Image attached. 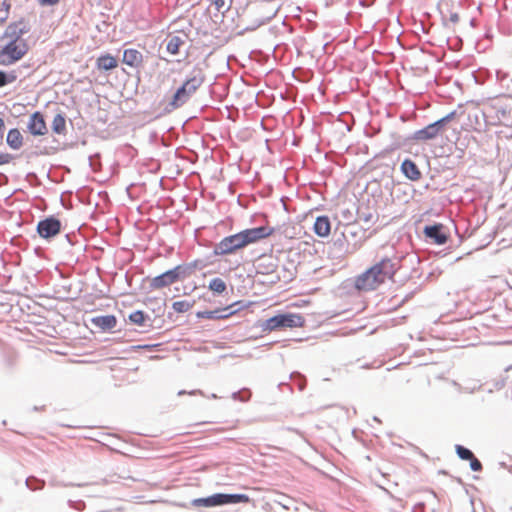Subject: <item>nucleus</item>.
I'll return each mask as SVG.
<instances>
[{"mask_svg":"<svg viewBox=\"0 0 512 512\" xmlns=\"http://www.w3.org/2000/svg\"><path fill=\"white\" fill-rule=\"evenodd\" d=\"M455 452L461 460L466 461H468L474 455V453L469 448L460 444L455 445Z\"/></svg>","mask_w":512,"mask_h":512,"instance_id":"obj_32","label":"nucleus"},{"mask_svg":"<svg viewBox=\"0 0 512 512\" xmlns=\"http://www.w3.org/2000/svg\"><path fill=\"white\" fill-rule=\"evenodd\" d=\"M279 504H280L282 507H284L285 509H289V506L286 504V501H283V502L279 501Z\"/></svg>","mask_w":512,"mask_h":512,"instance_id":"obj_57","label":"nucleus"},{"mask_svg":"<svg viewBox=\"0 0 512 512\" xmlns=\"http://www.w3.org/2000/svg\"><path fill=\"white\" fill-rule=\"evenodd\" d=\"M128 320L138 326L152 328V320L150 316L142 310H136L128 315Z\"/></svg>","mask_w":512,"mask_h":512,"instance_id":"obj_20","label":"nucleus"},{"mask_svg":"<svg viewBox=\"0 0 512 512\" xmlns=\"http://www.w3.org/2000/svg\"><path fill=\"white\" fill-rule=\"evenodd\" d=\"M49 484L52 487H59V486H63V487H73V486L83 487V486H85V484H81V483H77V484L76 483H72V482L64 483V482H61V481H59V480H57L55 478L51 479L49 481Z\"/></svg>","mask_w":512,"mask_h":512,"instance_id":"obj_37","label":"nucleus"},{"mask_svg":"<svg viewBox=\"0 0 512 512\" xmlns=\"http://www.w3.org/2000/svg\"><path fill=\"white\" fill-rule=\"evenodd\" d=\"M418 507H419V508H421V509L423 510V509H424V503H418V504L415 506V508H414L413 512H417V511H416V509H417Z\"/></svg>","mask_w":512,"mask_h":512,"instance_id":"obj_55","label":"nucleus"},{"mask_svg":"<svg viewBox=\"0 0 512 512\" xmlns=\"http://www.w3.org/2000/svg\"><path fill=\"white\" fill-rule=\"evenodd\" d=\"M332 249L334 250L338 257L344 255L347 252L348 243L343 232L339 234H334L332 241Z\"/></svg>","mask_w":512,"mask_h":512,"instance_id":"obj_21","label":"nucleus"},{"mask_svg":"<svg viewBox=\"0 0 512 512\" xmlns=\"http://www.w3.org/2000/svg\"><path fill=\"white\" fill-rule=\"evenodd\" d=\"M508 371L512 372V365L508 366Z\"/></svg>","mask_w":512,"mask_h":512,"instance_id":"obj_61","label":"nucleus"},{"mask_svg":"<svg viewBox=\"0 0 512 512\" xmlns=\"http://www.w3.org/2000/svg\"><path fill=\"white\" fill-rule=\"evenodd\" d=\"M236 304L237 303H234L225 308H216L214 310L198 311L196 313V317L203 318V319H213V320L226 319L229 316H231L232 314H234L236 311H238V309H235V310L227 312L228 310L233 308Z\"/></svg>","mask_w":512,"mask_h":512,"instance_id":"obj_12","label":"nucleus"},{"mask_svg":"<svg viewBox=\"0 0 512 512\" xmlns=\"http://www.w3.org/2000/svg\"><path fill=\"white\" fill-rule=\"evenodd\" d=\"M6 143L13 150H18L22 146L23 136L17 128H12L8 131Z\"/></svg>","mask_w":512,"mask_h":512,"instance_id":"obj_23","label":"nucleus"},{"mask_svg":"<svg viewBox=\"0 0 512 512\" xmlns=\"http://www.w3.org/2000/svg\"><path fill=\"white\" fill-rule=\"evenodd\" d=\"M28 50L29 46L27 41H22L20 43L8 41L0 49V65L10 66L16 63L27 54Z\"/></svg>","mask_w":512,"mask_h":512,"instance_id":"obj_6","label":"nucleus"},{"mask_svg":"<svg viewBox=\"0 0 512 512\" xmlns=\"http://www.w3.org/2000/svg\"><path fill=\"white\" fill-rule=\"evenodd\" d=\"M453 8L454 4L451 1L444 2L443 6L440 8L441 20L444 27H448L449 23L456 24L460 20L458 12Z\"/></svg>","mask_w":512,"mask_h":512,"instance_id":"obj_15","label":"nucleus"},{"mask_svg":"<svg viewBox=\"0 0 512 512\" xmlns=\"http://www.w3.org/2000/svg\"><path fill=\"white\" fill-rule=\"evenodd\" d=\"M201 263L200 260H194L190 263H186L187 266H189L191 268V274L194 272V270L199 266V264Z\"/></svg>","mask_w":512,"mask_h":512,"instance_id":"obj_48","label":"nucleus"},{"mask_svg":"<svg viewBox=\"0 0 512 512\" xmlns=\"http://www.w3.org/2000/svg\"><path fill=\"white\" fill-rule=\"evenodd\" d=\"M45 481L36 476H29L25 480L26 487L31 491H39L45 487Z\"/></svg>","mask_w":512,"mask_h":512,"instance_id":"obj_28","label":"nucleus"},{"mask_svg":"<svg viewBox=\"0 0 512 512\" xmlns=\"http://www.w3.org/2000/svg\"><path fill=\"white\" fill-rule=\"evenodd\" d=\"M62 231V222L55 215H49L38 221L36 232L38 236L46 241H51Z\"/></svg>","mask_w":512,"mask_h":512,"instance_id":"obj_7","label":"nucleus"},{"mask_svg":"<svg viewBox=\"0 0 512 512\" xmlns=\"http://www.w3.org/2000/svg\"><path fill=\"white\" fill-rule=\"evenodd\" d=\"M26 180L33 184L34 182L38 181V176L35 172H29L26 175Z\"/></svg>","mask_w":512,"mask_h":512,"instance_id":"obj_44","label":"nucleus"},{"mask_svg":"<svg viewBox=\"0 0 512 512\" xmlns=\"http://www.w3.org/2000/svg\"><path fill=\"white\" fill-rule=\"evenodd\" d=\"M441 132L435 125V123H430L426 125L425 127L416 130L411 139L417 141V142H426L429 140L435 139Z\"/></svg>","mask_w":512,"mask_h":512,"instance_id":"obj_14","label":"nucleus"},{"mask_svg":"<svg viewBox=\"0 0 512 512\" xmlns=\"http://www.w3.org/2000/svg\"><path fill=\"white\" fill-rule=\"evenodd\" d=\"M52 132L57 135L66 134V115L63 112L57 113L52 121Z\"/></svg>","mask_w":512,"mask_h":512,"instance_id":"obj_24","label":"nucleus"},{"mask_svg":"<svg viewBox=\"0 0 512 512\" xmlns=\"http://www.w3.org/2000/svg\"><path fill=\"white\" fill-rule=\"evenodd\" d=\"M508 382L512 384V372L508 371L507 367L502 374L492 379L491 381L486 382L484 386L487 387L486 391L488 393H492L494 391L503 389Z\"/></svg>","mask_w":512,"mask_h":512,"instance_id":"obj_13","label":"nucleus"},{"mask_svg":"<svg viewBox=\"0 0 512 512\" xmlns=\"http://www.w3.org/2000/svg\"><path fill=\"white\" fill-rule=\"evenodd\" d=\"M265 23V20H262V21H259L256 25H254L253 27L249 28L247 27L246 30H254L256 29L257 27L263 25Z\"/></svg>","mask_w":512,"mask_h":512,"instance_id":"obj_53","label":"nucleus"},{"mask_svg":"<svg viewBox=\"0 0 512 512\" xmlns=\"http://www.w3.org/2000/svg\"><path fill=\"white\" fill-rule=\"evenodd\" d=\"M4 128H5V122H4V120L0 117V137H3V131H4Z\"/></svg>","mask_w":512,"mask_h":512,"instance_id":"obj_52","label":"nucleus"},{"mask_svg":"<svg viewBox=\"0 0 512 512\" xmlns=\"http://www.w3.org/2000/svg\"><path fill=\"white\" fill-rule=\"evenodd\" d=\"M97 67L103 71H110L118 66L117 59L111 54H104L97 58Z\"/></svg>","mask_w":512,"mask_h":512,"instance_id":"obj_22","label":"nucleus"},{"mask_svg":"<svg viewBox=\"0 0 512 512\" xmlns=\"http://www.w3.org/2000/svg\"><path fill=\"white\" fill-rule=\"evenodd\" d=\"M177 281L185 279L191 275V268L186 264H180L172 268Z\"/></svg>","mask_w":512,"mask_h":512,"instance_id":"obj_29","label":"nucleus"},{"mask_svg":"<svg viewBox=\"0 0 512 512\" xmlns=\"http://www.w3.org/2000/svg\"><path fill=\"white\" fill-rule=\"evenodd\" d=\"M43 408H44V406H42V407L34 406V407H33V410H34V411H39V410H41V409H43Z\"/></svg>","mask_w":512,"mask_h":512,"instance_id":"obj_58","label":"nucleus"},{"mask_svg":"<svg viewBox=\"0 0 512 512\" xmlns=\"http://www.w3.org/2000/svg\"><path fill=\"white\" fill-rule=\"evenodd\" d=\"M400 268L398 258L384 257L364 272L354 278V287L357 291H373L387 280H393Z\"/></svg>","mask_w":512,"mask_h":512,"instance_id":"obj_2","label":"nucleus"},{"mask_svg":"<svg viewBox=\"0 0 512 512\" xmlns=\"http://www.w3.org/2000/svg\"><path fill=\"white\" fill-rule=\"evenodd\" d=\"M425 239L436 245H443L449 239V229L442 223L427 224L423 228Z\"/></svg>","mask_w":512,"mask_h":512,"instance_id":"obj_8","label":"nucleus"},{"mask_svg":"<svg viewBox=\"0 0 512 512\" xmlns=\"http://www.w3.org/2000/svg\"><path fill=\"white\" fill-rule=\"evenodd\" d=\"M279 504H280L282 507H284L285 509H289V506L286 504V501H283V502L279 501Z\"/></svg>","mask_w":512,"mask_h":512,"instance_id":"obj_56","label":"nucleus"},{"mask_svg":"<svg viewBox=\"0 0 512 512\" xmlns=\"http://www.w3.org/2000/svg\"><path fill=\"white\" fill-rule=\"evenodd\" d=\"M212 3L215 6V9L218 12H222L223 15H224L225 12H227L230 9V5H229V6L226 7V9L224 11H222V9L225 6V1L224 0H212Z\"/></svg>","mask_w":512,"mask_h":512,"instance_id":"obj_40","label":"nucleus"},{"mask_svg":"<svg viewBox=\"0 0 512 512\" xmlns=\"http://www.w3.org/2000/svg\"><path fill=\"white\" fill-rule=\"evenodd\" d=\"M468 461H469L470 469L472 471L479 472L482 470V468H483L482 463L480 462V460L478 458H476L475 455H473V457H471Z\"/></svg>","mask_w":512,"mask_h":512,"instance_id":"obj_39","label":"nucleus"},{"mask_svg":"<svg viewBox=\"0 0 512 512\" xmlns=\"http://www.w3.org/2000/svg\"><path fill=\"white\" fill-rule=\"evenodd\" d=\"M375 3V0H360L359 4L363 7H370Z\"/></svg>","mask_w":512,"mask_h":512,"instance_id":"obj_51","label":"nucleus"},{"mask_svg":"<svg viewBox=\"0 0 512 512\" xmlns=\"http://www.w3.org/2000/svg\"><path fill=\"white\" fill-rule=\"evenodd\" d=\"M496 77L498 81H503L507 77V73L502 70H497Z\"/></svg>","mask_w":512,"mask_h":512,"instance_id":"obj_49","label":"nucleus"},{"mask_svg":"<svg viewBox=\"0 0 512 512\" xmlns=\"http://www.w3.org/2000/svg\"><path fill=\"white\" fill-rule=\"evenodd\" d=\"M37 3L42 7L55 6L60 0H36Z\"/></svg>","mask_w":512,"mask_h":512,"instance_id":"obj_42","label":"nucleus"},{"mask_svg":"<svg viewBox=\"0 0 512 512\" xmlns=\"http://www.w3.org/2000/svg\"><path fill=\"white\" fill-rule=\"evenodd\" d=\"M276 266L277 265L274 264L272 261H270L269 263L265 264L264 263V259H262L261 262L259 263L258 268L259 269H263V271H261V273L269 274V273H272V272L275 271Z\"/></svg>","mask_w":512,"mask_h":512,"instance_id":"obj_38","label":"nucleus"},{"mask_svg":"<svg viewBox=\"0 0 512 512\" xmlns=\"http://www.w3.org/2000/svg\"><path fill=\"white\" fill-rule=\"evenodd\" d=\"M29 31V25L24 21V19H20L19 21L8 24L1 36V39L8 38L9 41L20 43L22 41H26L25 39H22V36Z\"/></svg>","mask_w":512,"mask_h":512,"instance_id":"obj_9","label":"nucleus"},{"mask_svg":"<svg viewBox=\"0 0 512 512\" xmlns=\"http://www.w3.org/2000/svg\"><path fill=\"white\" fill-rule=\"evenodd\" d=\"M193 305H194V301L192 303H190L188 301L181 300V301L174 302L172 304V308L177 313H184V312H187L190 308H192Z\"/></svg>","mask_w":512,"mask_h":512,"instance_id":"obj_33","label":"nucleus"},{"mask_svg":"<svg viewBox=\"0 0 512 512\" xmlns=\"http://www.w3.org/2000/svg\"><path fill=\"white\" fill-rule=\"evenodd\" d=\"M14 156L10 153H0V166L10 163Z\"/></svg>","mask_w":512,"mask_h":512,"instance_id":"obj_41","label":"nucleus"},{"mask_svg":"<svg viewBox=\"0 0 512 512\" xmlns=\"http://www.w3.org/2000/svg\"><path fill=\"white\" fill-rule=\"evenodd\" d=\"M11 4L8 0H3L0 3V23H4L9 17Z\"/></svg>","mask_w":512,"mask_h":512,"instance_id":"obj_34","label":"nucleus"},{"mask_svg":"<svg viewBox=\"0 0 512 512\" xmlns=\"http://www.w3.org/2000/svg\"><path fill=\"white\" fill-rule=\"evenodd\" d=\"M158 346L157 344H145V345H134L132 348L134 350H137V349H153L154 347Z\"/></svg>","mask_w":512,"mask_h":512,"instance_id":"obj_45","label":"nucleus"},{"mask_svg":"<svg viewBox=\"0 0 512 512\" xmlns=\"http://www.w3.org/2000/svg\"><path fill=\"white\" fill-rule=\"evenodd\" d=\"M231 397L234 400L245 402V401H248L250 399L251 392H250L249 389L244 388V389H242L240 391L233 392Z\"/></svg>","mask_w":512,"mask_h":512,"instance_id":"obj_35","label":"nucleus"},{"mask_svg":"<svg viewBox=\"0 0 512 512\" xmlns=\"http://www.w3.org/2000/svg\"><path fill=\"white\" fill-rule=\"evenodd\" d=\"M91 322L102 331H109L116 327L117 318L115 315H100L93 317Z\"/></svg>","mask_w":512,"mask_h":512,"instance_id":"obj_19","label":"nucleus"},{"mask_svg":"<svg viewBox=\"0 0 512 512\" xmlns=\"http://www.w3.org/2000/svg\"><path fill=\"white\" fill-rule=\"evenodd\" d=\"M456 117V111L453 110L451 112H449L448 114H446L445 116H443L442 118L434 121L435 125L437 126V128L439 129L440 132H442L445 127Z\"/></svg>","mask_w":512,"mask_h":512,"instance_id":"obj_30","label":"nucleus"},{"mask_svg":"<svg viewBox=\"0 0 512 512\" xmlns=\"http://www.w3.org/2000/svg\"><path fill=\"white\" fill-rule=\"evenodd\" d=\"M201 263L200 260H194L190 263H186L187 266H189L191 268V274L194 272V270L199 266V264Z\"/></svg>","mask_w":512,"mask_h":512,"instance_id":"obj_47","label":"nucleus"},{"mask_svg":"<svg viewBox=\"0 0 512 512\" xmlns=\"http://www.w3.org/2000/svg\"><path fill=\"white\" fill-rule=\"evenodd\" d=\"M205 75L200 65H195L187 75L185 81L180 85L172 95L171 100L166 106V111L170 112L183 106L193 93L203 84Z\"/></svg>","mask_w":512,"mask_h":512,"instance_id":"obj_3","label":"nucleus"},{"mask_svg":"<svg viewBox=\"0 0 512 512\" xmlns=\"http://www.w3.org/2000/svg\"><path fill=\"white\" fill-rule=\"evenodd\" d=\"M469 24L470 26L475 27L477 25V20L475 18H471Z\"/></svg>","mask_w":512,"mask_h":512,"instance_id":"obj_54","label":"nucleus"},{"mask_svg":"<svg viewBox=\"0 0 512 512\" xmlns=\"http://www.w3.org/2000/svg\"><path fill=\"white\" fill-rule=\"evenodd\" d=\"M18 78L16 70L4 71L0 70V88L14 83Z\"/></svg>","mask_w":512,"mask_h":512,"instance_id":"obj_27","label":"nucleus"},{"mask_svg":"<svg viewBox=\"0 0 512 512\" xmlns=\"http://www.w3.org/2000/svg\"><path fill=\"white\" fill-rule=\"evenodd\" d=\"M275 232V228L268 226H258L244 229L235 234L224 237L214 246L213 256L232 255L249 246L257 243L262 239L271 236Z\"/></svg>","mask_w":512,"mask_h":512,"instance_id":"obj_1","label":"nucleus"},{"mask_svg":"<svg viewBox=\"0 0 512 512\" xmlns=\"http://www.w3.org/2000/svg\"><path fill=\"white\" fill-rule=\"evenodd\" d=\"M357 214H358V217L361 220H363L364 222H370L371 219H372V214L371 213H364V212H361L360 210H358Z\"/></svg>","mask_w":512,"mask_h":512,"instance_id":"obj_43","label":"nucleus"},{"mask_svg":"<svg viewBox=\"0 0 512 512\" xmlns=\"http://www.w3.org/2000/svg\"><path fill=\"white\" fill-rule=\"evenodd\" d=\"M208 288L214 294L221 295L226 291L227 285L223 279L216 277L210 280Z\"/></svg>","mask_w":512,"mask_h":512,"instance_id":"obj_26","label":"nucleus"},{"mask_svg":"<svg viewBox=\"0 0 512 512\" xmlns=\"http://www.w3.org/2000/svg\"><path fill=\"white\" fill-rule=\"evenodd\" d=\"M122 62L131 68L137 69L142 66L143 55L137 49L128 48L123 51Z\"/></svg>","mask_w":512,"mask_h":512,"instance_id":"obj_17","label":"nucleus"},{"mask_svg":"<svg viewBox=\"0 0 512 512\" xmlns=\"http://www.w3.org/2000/svg\"><path fill=\"white\" fill-rule=\"evenodd\" d=\"M68 505H69V507H70V508L79 509V505H82V506H83V505H84V502H82V501L74 502V501H72V500H69V501H68Z\"/></svg>","mask_w":512,"mask_h":512,"instance_id":"obj_50","label":"nucleus"},{"mask_svg":"<svg viewBox=\"0 0 512 512\" xmlns=\"http://www.w3.org/2000/svg\"><path fill=\"white\" fill-rule=\"evenodd\" d=\"M177 279L172 269H169L150 280V289H161L169 286L170 284L176 283Z\"/></svg>","mask_w":512,"mask_h":512,"instance_id":"obj_16","label":"nucleus"},{"mask_svg":"<svg viewBox=\"0 0 512 512\" xmlns=\"http://www.w3.org/2000/svg\"><path fill=\"white\" fill-rule=\"evenodd\" d=\"M185 43V40L178 35H171L166 44V51L171 55H178L180 47Z\"/></svg>","mask_w":512,"mask_h":512,"instance_id":"obj_25","label":"nucleus"},{"mask_svg":"<svg viewBox=\"0 0 512 512\" xmlns=\"http://www.w3.org/2000/svg\"><path fill=\"white\" fill-rule=\"evenodd\" d=\"M249 501V496L243 493H214L206 497L193 499L191 505L212 508L229 504L248 503Z\"/></svg>","mask_w":512,"mask_h":512,"instance_id":"obj_5","label":"nucleus"},{"mask_svg":"<svg viewBox=\"0 0 512 512\" xmlns=\"http://www.w3.org/2000/svg\"><path fill=\"white\" fill-rule=\"evenodd\" d=\"M211 398L216 399V398H218V396L213 393V394H211Z\"/></svg>","mask_w":512,"mask_h":512,"instance_id":"obj_60","label":"nucleus"},{"mask_svg":"<svg viewBox=\"0 0 512 512\" xmlns=\"http://www.w3.org/2000/svg\"><path fill=\"white\" fill-rule=\"evenodd\" d=\"M313 231L318 237H327L331 232V222L329 217L327 215L317 216L313 225Z\"/></svg>","mask_w":512,"mask_h":512,"instance_id":"obj_18","label":"nucleus"},{"mask_svg":"<svg viewBox=\"0 0 512 512\" xmlns=\"http://www.w3.org/2000/svg\"><path fill=\"white\" fill-rule=\"evenodd\" d=\"M373 421L380 422L379 418L377 416L373 417Z\"/></svg>","mask_w":512,"mask_h":512,"instance_id":"obj_59","label":"nucleus"},{"mask_svg":"<svg viewBox=\"0 0 512 512\" xmlns=\"http://www.w3.org/2000/svg\"><path fill=\"white\" fill-rule=\"evenodd\" d=\"M290 379L297 385L300 391H303L305 389L307 380L302 373L294 371L290 374Z\"/></svg>","mask_w":512,"mask_h":512,"instance_id":"obj_31","label":"nucleus"},{"mask_svg":"<svg viewBox=\"0 0 512 512\" xmlns=\"http://www.w3.org/2000/svg\"><path fill=\"white\" fill-rule=\"evenodd\" d=\"M64 241L66 243V247H72L79 243V236L74 232L67 233L64 235ZM62 246L65 248L63 244Z\"/></svg>","mask_w":512,"mask_h":512,"instance_id":"obj_36","label":"nucleus"},{"mask_svg":"<svg viewBox=\"0 0 512 512\" xmlns=\"http://www.w3.org/2000/svg\"><path fill=\"white\" fill-rule=\"evenodd\" d=\"M400 171L405 178L412 182L419 181L422 177V173L418 165L411 158H405L401 162Z\"/></svg>","mask_w":512,"mask_h":512,"instance_id":"obj_11","label":"nucleus"},{"mask_svg":"<svg viewBox=\"0 0 512 512\" xmlns=\"http://www.w3.org/2000/svg\"><path fill=\"white\" fill-rule=\"evenodd\" d=\"M184 394H189V395H196V394H203V392L201 390H191L189 392H187L186 390H180L178 392V395L181 396V395H184Z\"/></svg>","mask_w":512,"mask_h":512,"instance_id":"obj_46","label":"nucleus"},{"mask_svg":"<svg viewBox=\"0 0 512 512\" xmlns=\"http://www.w3.org/2000/svg\"><path fill=\"white\" fill-rule=\"evenodd\" d=\"M305 324L304 317L299 313H278L266 320L260 321L259 327L263 332H271L284 328L302 327Z\"/></svg>","mask_w":512,"mask_h":512,"instance_id":"obj_4","label":"nucleus"},{"mask_svg":"<svg viewBox=\"0 0 512 512\" xmlns=\"http://www.w3.org/2000/svg\"><path fill=\"white\" fill-rule=\"evenodd\" d=\"M28 132L33 136H44L48 133V128L45 122L44 114L40 111H35L29 116L27 123Z\"/></svg>","mask_w":512,"mask_h":512,"instance_id":"obj_10","label":"nucleus"}]
</instances>
